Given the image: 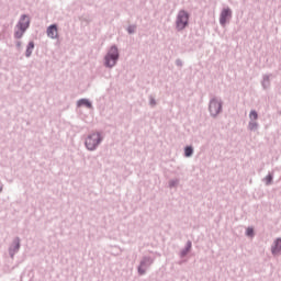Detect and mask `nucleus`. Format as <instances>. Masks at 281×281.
Here are the masks:
<instances>
[{
	"mask_svg": "<svg viewBox=\"0 0 281 281\" xmlns=\"http://www.w3.org/2000/svg\"><path fill=\"white\" fill-rule=\"evenodd\" d=\"M32 52H34V42H30L26 48V58L32 56Z\"/></svg>",
	"mask_w": 281,
	"mask_h": 281,
	"instance_id": "9",
	"label": "nucleus"
},
{
	"mask_svg": "<svg viewBox=\"0 0 281 281\" xmlns=\"http://www.w3.org/2000/svg\"><path fill=\"white\" fill-rule=\"evenodd\" d=\"M23 34H25V30L19 27V31L15 32L14 36L15 38H22Z\"/></svg>",
	"mask_w": 281,
	"mask_h": 281,
	"instance_id": "11",
	"label": "nucleus"
},
{
	"mask_svg": "<svg viewBox=\"0 0 281 281\" xmlns=\"http://www.w3.org/2000/svg\"><path fill=\"white\" fill-rule=\"evenodd\" d=\"M46 33L48 38H58V26H56V24H52L47 27Z\"/></svg>",
	"mask_w": 281,
	"mask_h": 281,
	"instance_id": "6",
	"label": "nucleus"
},
{
	"mask_svg": "<svg viewBox=\"0 0 281 281\" xmlns=\"http://www.w3.org/2000/svg\"><path fill=\"white\" fill-rule=\"evenodd\" d=\"M247 236H254V228H247Z\"/></svg>",
	"mask_w": 281,
	"mask_h": 281,
	"instance_id": "15",
	"label": "nucleus"
},
{
	"mask_svg": "<svg viewBox=\"0 0 281 281\" xmlns=\"http://www.w3.org/2000/svg\"><path fill=\"white\" fill-rule=\"evenodd\" d=\"M192 153H194L192 147H186V149H184L186 157H192Z\"/></svg>",
	"mask_w": 281,
	"mask_h": 281,
	"instance_id": "12",
	"label": "nucleus"
},
{
	"mask_svg": "<svg viewBox=\"0 0 281 281\" xmlns=\"http://www.w3.org/2000/svg\"><path fill=\"white\" fill-rule=\"evenodd\" d=\"M0 192H1V189H0Z\"/></svg>",
	"mask_w": 281,
	"mask_h": 281,
	"instance_id": "19",
	"label": "nucleus"
},
{
	"mask_svg": "<svg viewBox=\"0 0 281 281\" xmlns=\"http://www.w3.org/2000/svg\"><path fill=\"white\" fill-rule=\"evenodd\" d=\"M249 117H250V120H258V112L251 111Z\"/></svg>",
	"mask_w": 281,
	"mask_h": 281,
	"instance_id": "13",
	"label": "nucleus"
},
{
	"mask_svg": "<svg viewBox=\"0 0 281 281\" xmlns=\"http://www.w3.org/2000/svg\"><path fill=\"white\" fill-rule=\"evenodd\" d=\"M138 273H140V276H144V273H146V270H144V263H140L138 268Z\"/></svg>",
	"mask_w": 281,
	"mask_h": 281,
	"instance_id": "14",
	"label": "nucleus"
},
{
	"mask_svg": "<svg viewBox=\"0 0 281 281\" xmlns=\"http://www.w3.org/2000/svg\"><path fill=\"white\" fill-rule=\"evenodd\" d=\"M18 47H21V42L18 43Z\"/></svg>",
	"mask_w": 281,
	"mask_h": 281,
	"instance_id": "18",
	"label": "nucleus"
},
{
	"mask_svg": "<svg viewBox=\"0 0 281 281\" xmlns=\"http://www.w3.org/2000/svg\"><path fill=\"white\" fill-rule=\"evenodd\" d=\"M228 19H232V10H229V8L223 9L221 16H220L221 25H225V23H227Z\"/></svg>",
	"mask_w": 281,
	"mask_h": 281,
	"instance_id": "5",
	"label": "nucleus"
},
{
	"mask_svg": "<svg viewBox=\"0 0 281 281\" xmlns=\"http://www.w3.org/2000/svg\"><path fill=\"white\" fill-rule=\"evenodd\" d=\"M249 126H250V130L254 131V128H256V126L258 125L256 123H250Z\"/></svg>",
	"mask_w": 281,
	"mask_h": 281,
	"instance_id": "17",
	"label": "nucleus"
},
{
	"mask_svg": "<svg viewBox=\"0 0 281 281\" xmlns=\"http://www.w3.org/2000/svg\"><path fill=\"white\" fill-rule=\"evenodd\" d=\"M189 19L188 12L180 11L177 18V30H186Z\"/></svg>",
	"mask_w": 281,
	"mask_h": 281,
	"instance_id": "3",
	"label": "nucleus"
},
{
	"mask_svg": "<svg viewBox=\"0 0 281 281\" xmlns=\"http://www.w3.org/2000/svg\"><path fill=\"white\" fill-rule=\"evenodd\" d=\"M18 27L20 30H27V27H30V18L27 15H22L18 23Z\"/></svg>",
	"mask_w": 281,
	"mask_h": 281,
	"instance_id": "7",
	"label": "nucleus"
},
{
	"mask_svg": "<svg viewBox=\"0 0 281 281\" xmlns=\"http://www.w3.org/2000/svg\"><path fill=\"white\" fill-rule=\"evenodd\" d=\"M281 251V238L277 239L274 241V246H272V254L276 256V254H280Z\"/></svg>",
	"mask_w": 281,
	"mask_h": 281,
	"instance_id": "8",
	"label": "nucleus"
},
{
	"mask_svg": "<svg viewBox=\"0 0 281 281\" xmlns=\"http://www.w3.org/2000/svg\"><path fill=\"white\" fill-rule=\"evenodd\" d=\"M101 142L102 137L100 136V133H92L86 139V147L88 150H95Z\"/></svg>",
	"mask_w": 281,
	"mask_h": 281,
	"instance_id": "1",
	"label": "nucleus"
},
{
	"mask_svg": "<svg viewBox=\"0 0 281 281\" xmlns=\"http://www.w3.org/2000/svg\"><path fill=\"white\" fill-rule=\"evenodd\" d=\"M209 109H210L211 115H214V116H215V115H218V114L221 113L222 105H221V103L218 102V100L213 99V100L211 101V103H210Z\"/></svg>",
	"mask_w": 281,
	"mask_h": 281,
	"instance_id": "4",
	"label": "nucleus"
},
{
	"mask_svg": "<svg viewBox=\"0 0 281 281\" xmlns=\"http://www.w3.org/2000/svg\"><path fill=\"white\" fill-rule=\"evenodd\" d=\"M272 179H273V177H272L271 175H269V176L266 177V181H267L268 183H271Z\"/></svg>",
	"mask_w": 281,
	"mask_h": 281,
	"instance_id": "16",
	"label": "nucleus"
},
{
	"mask_svg": "<svg viewBox=\"0 0 281 281\" xmlns=\"http://www.w3.org/2000/svg\"><path fill=\"white\" fill-rule=\"evenodd\" d=\"M79 106H87L88 109H91V102L87 99H81L78 102Z\"/></svg>",
	"mask_w": 281,
	"mask_h": 281,
	"instance_id": "10",
	"label": "nucleus"
},
{
	"mask_svg": "<svg viewBox=\"0 0 281 281\" xmlns=\"http://www.w3.org/2000/svg\"><path fill=\"white\" fill-rule=\"evenodd\" d=\"M117 47H111L110 52L105 56V65L106 67H115V63H117L119 58Z\"/></svg>",
	"mask_w": 281,
	"mask_h": 281,
	"instance_id": "2",
	"label": "nucleus"
}]
</instances>
